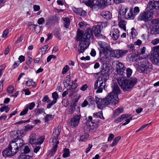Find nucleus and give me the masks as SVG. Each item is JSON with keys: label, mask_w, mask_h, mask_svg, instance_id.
<instances>
[{"label": "nucleus", "mask_w": 159, "mask_h": 159, "mask_svg": "<svg viewBox=\"0 0 159 159\" xmlns=\"http://www.w3.org/2000/svg\"><path fill=\"white\" fill-rule=\"evenodd\" d=\"M124 116L122 115L119 116L117 118L114 120V122L116 123H118L121 122L125 119L124 117Z\"/></svg>", "instance_id": "8fccbe9b"}, {"label": "nucleus", "mask_w": 159, "mask_h": 159, "mask_svg": "<svg viewBox=\"0 0 159 159\" xmlns=\"http://www.w3.org/2000/svg\"><path fill=\"white\" fill-rule=\"evenodd\" d=\"M104 79L101 77H98L97 80L94 84V89H97L96 91L97 93H102L103 89H104L106 85V82Z\"/></svg>", "instance_id": "0eeeda50"}, {"label": "nucleus", "mask_w": 159, "mask_h": 159, "mask_svg": "<svg viewBox=\"0 0 159 159\" xmlns=\"http://www.w3.org/2000/svg\"><path fill=\"white\" fill-rule=\"evenodd\" d=\"M121 137L120 136H118L116 137L113 140V142L111 144V146L113 147L118 143L119 141L120 140Z\"/></svg>", "instance_id": "a18cd8bd"}, {"label": "nucleus", "mask_w": 159, "mask_h": 159, "mask_svg": "<svg viewBox=\"0 0 159 159\" xmlns=\"http://www.w3.org/2000/svg\"><path fill=\"white\" fill-rule=\"evenodd\" d=\"M86 100L89 102L90 105H95V100H94V98L91 96L88 97L86 98Z\"/></svg>", "instance_id": "79ce46f5"}, {"label": "nucleus", "mask_w": 159, "mask_h": 159, "mask_svg": "<svg viewBox=\"0 0 159 159\" xmlns=\"http://www.w3.org/2000/svg\"><path fill=\"white\" fill-rule=\"evenodd\" d=\"M124 17L128 20H134L135 16L133 13V9L132 8H129V12L125 14Z\"/></svg>", "instance_id": "393cba45"}, {"label": "nucleus", "mask_w": 159, "mask_h": 159, "mask_svg": "<svg viewBox=\"0 0 159 159\" xmlns=\"http://www.w3.org/2000/svg\"><path fill=\"white\" fill-rule=\"evenodd\" d=\"M81 117V116L80 114L74 116L69 122L68 124L69 127L74 129L78 126Z\"/></svg>", "instance_id": "f8f14e48"}, {"label": "nucleus", "mask_w": 159, "mask_h": 159, "mask_svg": "<svg viewBox=\"0 0 159 159\" xmlns=\"http://www.w3.org/2000/svg\"><path fill=\"white\" fill-rule=\"evenodd\" d=\"M55 21L50 17H48L46 19L45 25L46 27L49 28L54 25Z\"/></svg>", "instance_id": "cd10ccee"}, {"label": "nucleus", "mask_w": 159, "mask_h": 159, "mask_svg": "<svg viewBox=\"0 0 159 159\" xmlns=\"http://www.w3.org/2000/svg\"><path fill=\"white\" fill-rule=\"evenodd\" d=\"M126 22L125 20H122L119 22V27L124 30L125 31H126Z\"/></svg>", "instance_id": "4c0bfd02"}, {"label": "nucleus", "mask_w": 159, "mask_h": 159, "mask_svg": "<svg viewBox=\"0 0 159 159\" xmlns=\"http://www.w3.org/2000/svg\"><path fill=\"white\" fill-rule=\"evenodd\" d=\"M72 10L75 13L81 16H84L87 14L86 12L82 8L73 7H72Z\"/></svg>", "instance_id": "6ab92c4d"}, {"label": "nucleus", "mask_w": 159, "mask_h": 159, "mask_svg": "<svg viewBox=\"0 0 159 159\" xmlns=\"http://www.w3.org/2000/svg\"><path fill=\"white\" fill-rule=\"evenodd\" d=\"M10 108L7 106H4L1 107L0 108V111L3 112L5 111L7 113L9 111Z\"/></svg>", "instance_id": "de8ad7c7"}, {"label": "nucleus", "mask_w": 159, "mask_h": 159, "mask_svg": "<svg viewBox=\"0 0 159 159\" xmlns=\"http://www.w3.org/2000/svg\"><path fill=\"white\" fill-rule=\"evenodd\" d=\"M140 9L138 7H135L133 9V13L135 17L139 12Z\"/></svg>", "instance_id": "3c124183"}, {"label": "nucleus", "mask_w": 159, "mask_h": 159, "mask_svg": "<svg viewBox=\"0 0 159 159\" xmlns=\"http://www.w3.org/2000/svg\"><path fill=\"white\" fill-rule=\"evenodd\" d=\"M26 85L28 87L31 86L32 87L35 88L36 86V84L35 82H33L31 79L25 82Z\"/></svg>", "instance_id": "473e14b6"}, {"label": "nucleus", "mask_w": 159, "mask_h": 159, "mask_svg": "<svg viewBox=\"0 0 159 159\" xmlns=\"http://www.w3.org/2000/svg\"><path fill=\"white\" fill-rule=\"evenodd\" d=\"M111 87L112 91L108 94V95L110 96L114 101L117 100L118 103L119 102L118 96L120 93V89L116 83L114 82L111 84Z\"/></svg>", "instance_id": "423d86ee"}, {"label": "nucleus", "mask_w": 159, "mask_h": 159, "mask_svg": "<svg viewBox=\"0 0 159 159\" xmlns=\"http://www.w3.org/2000/svg\"><path fill=\"white\" fill-rule=\"evenodd\" d=\"M87 105L90 106V104L89 103V102L86 100V99L82 103L81 105V106L82 107H86Z\"/></svg>", "instance_id": "69168bd1"}, {"label": "nucleus", "mask_w": 159, "mask_h": 159, "mask_svg": "<svg viewBox=\"0 0 159 159\" xmlns=\"http://www.w3.org/2000/svg\"><path fill=\"white\" fill-rule=\"evenodd\" d=\"M122 70L120 69L119 70H116V71L118 74L120 75H123L125 77V67H124V68H122Z\"/></svg>", "instance_id": "c03bdc74"}, {"label": "nucleus", "mask_w": 159, "mask_h": 159, "mask_svg": "<svg viewBox=\"0 0 159 159\" xmlns=\"http://www.w3.org/2000/svg\"><path fill=\"white\" fill-rule=\"evenodd\" d=\"M131 34V36H130V39H135L137 34V33L135 29L134 28H132L131 29V31L130 33Z\"/></svg>", "instance_id": "c9c22d12"}, {"label": "nucleus", "mask_w": 159, "mask_h": 159, "mask_svg": "<svg viewBox=\"0 0 159 159\" xmlns=\"http://www.w3.org/2000/svg\"><path fill=\"white\" fill-rule=\"evenodd\" d=\"M119 13L118 14L119 18H124L125 15L128 8L125 6L120 4L119 7Z\"/></svg>", "instance_id": "2eb2a0df"}, {"label": "nucleus", "mask_w": 159, "mask_h": 159, "mask_svg": "<svg viewBox=\"0 0 159 159\" xmlns=\"http://www.w3.org/2000/svg\"><path fill=\"white\" fill-rule=\"evenodd\" d=\"M98 44L101 49L108 45L107 43L105 42L99 41L98 42Z\"/></svg>", "instance_id": "09e8293b"}, {"label": "nucleus", "mask_w": 159, "mask_h": 159, "mask_svg": "<svg viewBox=\"0 0 159 159\" xmlns=\"http://www.w3.org/2000/svg\"><path fill=\"white\" fill-rule=\"evenodd\" d=\"M53 147L51 149V155L53 156L54 155L58 147L57 145L59 143V141H56L54 143H53Z\"/></svg>", "instance_id": "c756f323"}, {"label": "nucleus", "mask_w": 159, "mask_h": 159, "mask_svg": "<svg viewBox=\"0 0 159 159\" xmlns=\"http://www.w3.org/2000/svg\"><path fill=\"white\" fill-rule=\"evenodd\" d=\"M45 19L43 17H41L38 19L37 23L39 25H42L45 22Z\"/></svg>", "instance_id": "0e129e2a"}, {"label": "nucleus", "mask_w": 159, "mask_h": 159, "mask_svg": "<svg viewBox=\"0 0 159 159\" xmlns=\"http://www.w3.org/2000/svg\"><path fill=\"white\" fill-rule=\"evenodd\" d=\"M159 7V3L158 2L153 1H149L147 5V9L149 10H157L158 9Z\"/></svg>", "instance_id": "f3484780"}, {"label": "nucleus", "mask_w": 159, "mask_h": 159, "mask_svg": "<svg viewBox=\"0 0 159 159\" xmlns=\"http://www.w3.org/2000/svg\"><path fill=\"white\" fill-rule=\"evenodd\" d=\"M101 76L104 79V81H107L109 79L110 75V68L107 64H103L102 68L100 71Z\"/></svg>", "instance_id": "1a4fd4ad"}, {"label": "nucleus", "mask_w": 159, "mask_h": 159, "mask_svg": "<svg viewBox=\"0 0 159 159\" xmlns=\"http://www.w3.org/2000/svg\"><path fill=\"white\" fill-rule=\"evenodd\" d=\"M151 33L153 34H159V25L156 26L155 27L152 28L151 31Z\"/></svg>", "instance_id": "a19ab883"}, {"label": "nucleus", "mask_w": 159, "mask_h": 159, "mask_svg": "<svg viewBox=\"0 0 159 159\" xmlns=\"http://www.w3.org/2000/svg\"><path fill=\"white\" fill-rule=\"evenodd\" d=\"M18 159H32V158L30 156L22 153L19 155Z\"/></svg>", "instance_id": "e433bc0d"}, {"label": "nucleus", "mask_w": 159, "mask_h": 159, "mask_svg": "<svg viewBox=\"0 0 159 159\" xmlns=\"http://www.w3.org/2000/svg\"><path fill=\"white\" fill-rule=\"evenodd\" d=\"M35 104L34 102L30 103L28 105H27L26 107L28 108L30 110H31L34 107Z\"/></svg>", "instance_id": "bf43d9fd"}, {"label": "nucleus", "mask_w": 159, "mask_h": 159, "mask_svg": "<svg viewBox=\"0 0 159 159\" xmlns=\"http://www.w3.org/2000/svg\"><path fill=\"white\" fill-rule=\"evenodd\" d=\"M126 75L128 77H130L132 73V70L130 68H128L125 70Z\"/></svg>", "instance_id": "864d4df0"}, {"label": "nucleus", "mask_w": 159, "mask_h": 159, "mask_svg": "<svg viewBox=\"0 0 159 159\" xmlns=\"http://www.w3.org/2000/svg\"><path fill=\"white\" fill-rule=\"evenodd\" d=\"M52 98L53 100L57 102V99L58 98V95L56 92H53L52 93Z\"/></svg>", "instance_id": "5fc2aeb1"}, {"label": "nucleus", "mask_w": 159, "mask_h": 159, "mask_svg": "<svg viewBox=\"0 0 159 159\" xmlns=\"http://www.w3.org/2000/svg\"><path fill=\"white\" fill-rule=\"evenodd\" d=\"M69 67L68 65H66L62 69V74H66L69 70Z\"/></svg>", "instance_id": "13d9d810"}, {"label": "nucleus", "mask_w": 159, "mask_h": 159, "mask_svg": "<svg viewBox=\"0 0 159 159\" xmlns=\"http://www.w3.org/2000/svg\"><path fill=\"white\" fill-rule=\"evenodd\" d=\"M28 111V108L27 107H25L24 109L22 110L20 113V115L22 116L26 115Z\"/></svg>", "instance_id": "680f3d73"}, {"label": "nucleus", "mask_w": 159, "mask_h": 159, "mask_svg": "<svg viewBox=\"0 0 159 159\" xmlns=\"http://www.w3.org/2000/svg\"><path fill=\"white\" fill-rule=\"evenodd\" d=\"M24 144L25 143L23 139H19L11 141L8 146L15 155L19 150H21L22 147Z\"/></svg>", "instance_id": "39448f33"}, {"label": "nucleus", "mask_w": 159, "mask_h": 159, "mask_svg": "<svg viewBox=\"0 0 159 159\" xmlns=\"http://www.w3.org/2000/svg\"><path fill=\"white\" fill-rule=\"evenodd\" d=\"M42 101L43 102H47V103H49L51 102V101L50 100L48 96L45 95L43 98Z\"/></svg>", "instance_id": "e2e57ef3"}, {"label": "nucleus", "mask_w": 159, "mask_h": 159, "mask_svg": "<svg viewBox=\"0 0 159 159\" xmlns=\"http://www.w3.org/2000/svg\"><path fill=\"white\" fill-rule=\"evenodd\" d=\"M101 28L100 25H97L94 26L92 30L94 32L95 37L99 39H105L106 37L101 34Z\"/></svg>", "instance_id": "4468645a"}, {"label": "nucleus", "mask_w": 159, "mask_h": 159, "mask_svg": "<svg viewBox=\"0 0 159 159\" xmlns=\"http://www.w3.org/2000/svg\"><path fill=\"white\" fill-rule=\"evenodd\" d=\"M128 47V52L129 51V52H131L134 50V45L133 44H130L127 46Z\"/></svg>", "instance_id": "052dcab7"}, {"label": "nucleus", "mask_w": 159, "mask_h": 159, "mask_svg": "<svg viewBox=\"0 0 159 159\" xmlns=\"http://www.w3.org/2000/svg\"><path fill=\"white\" fill-rule=\"evenodd\" d=\"M101 49L103 54L105 55H107L108 53V52L109 50L108 45L102 48Z\"/></svg>", "instance_id": "4d7b16f0"}, {"label": "nucleus", "mask_w": 159, "mask_h": 159, "mask_svg": "<svg viewBox=\"0 0 159 159\" xmlns=\"http://www.w3.org/2000/svg\"><path fill=\"white\" fill-rule=\"evenodd\" d=\"M65 80L64 82V85L65 86H66L67 87L69 86L70 83V81L71 77L70 75H67V76L65 79Z\"/></svg>", "instance_id": "ea45409f"}, {"label": "nucleus", "mask_w": 159, "mask_h": 159, "mask_svg": "<svg viewBox=\"0 0 159 159\" xmlns=\"http://www.w3.org/2000/svg\"><path fill=\"white\" fill-rule=\"evenodd\" d=\"M88 120L91 122V124L89 126L85 127V128H88V130L90 132L96 131L98 128L99 122L98 121L93 120L92 117L89 116L88 117Z\"/></svg>", "instance_id": "9d476101"}, {"label": "nucleus", "mask_w": 159, "mask_h": 159, "mask_svg": "<svg viewBox=\"0 0 159 159\" xmlns=\"http://www.w3.org/2000/svg\"><path fill=\"white\" fill-rule=\"evenodd\" d=\"M44 112V110L43 108H40L37 109L35 111V114L37 116H38L40 114H42Z\"/></svg>", "instance_id": "603ef678"}, {"label": "nucleus", "mask_w": 159, "mask_h": 159, "mask_svg": "<svg viewBox=\"0 0 159 159\" xmlns=\"http://www.w3.org/2000/svg\"><path fill=\"white\" fill-rule=\"evenodd\" d=\"M101 1L102 0H92V1H89L88 6H97L99 8H103L102 2Z\"/></svg>", "instance_id": "5701e85b"}, {"label": "nucleus", "mask_w": 159, "mask_h": 159, "mask_svg": "<svg viewBox=\"0 0 159 159\" xmlns=\"http://www.w3.org/2000/svg\"><path fill=\"white\" fill-rule=\"evenodd\" d=\"M152 49L154 52L151 57L152 62L154 64L159 66V45L153 47Z\"/></svg>", "instance_id": "9b49d317"}, {"label": "nucleus", "mask_w": 159, "mask_h": 159, "mask_svg": "<svg viewBox=\"0 0 159 159\" xmlns=\"http://www.w3.org/2000/svg\"><path fill=\"white\" fill-rule=\"evenodd\" d=\"M128 52V50H116L111 52V54H113L112 57L119 58L125 55Z\"/></svg>", "instance_id": "dca6fc26"}, {"label": "nucleus", "mask_w": 159, "mask_h": 159, "mask_svg": "<svg viewBox=\"0 0 159 159\" xmlns=\"http://www.w3.org/2000/svg\"><path fill=\"white\" fill-rule=\"evenodd\" d=\"M95 102L98 108L100 109H102L107 105H114L118 103V101L117 100L114 101L108 95L103 99L100 98L95 96Z\"/></svg>", "instance_id": "7ed1b4c3"}, {"label": "nucleus", "mask_w": 159, "mask_h": 159, "mask_svg": "<svg viewBox=\"0 0 159 159\" xmlns=\"http://www.w3.org/2000/svg\"><path fill=\"white\" fill-rule=\"evenodd\" d=\"M53 117L52 115L47 114L46 116L45 117L46 121H48L50 120L53 119Z\"/></svg>", "instance_id": "338daca9"}, {"label": "nucleus", "mask_w": 159, "mask_h": 159, "mask_svg": "<svg viewBox=\"0 0 159 159\" xmlns=\"http://www.w3.org/2000/svg\"><path fill=\"white\" fill-rule=\"evenodd\" d=\"M103 8L109 5H111L112 3V0H102Z\"/></svg>", "instance_id": "58836bf2"}, {"label": "nucleus", "mask_w": 159, "mask_h": 159, "mask_svg": "<svg viewBox=\"0 0 159 159\" xmlns=\"http://www.w3.org/2000/svg\"><path fill=\"white\" fill-rule=\"evenodd\" d=\"M33 128V125H28L25 126L23 130H22L21 131L22 134L23 135L25 134L26 133L30 130H31Z\"/></svg>", "instance_id": "7c9ffc66"}, {"label": "nucleus", "mask_w": 159, "mask_h": 159, "mask_svg": "<svg viewBox=\"0 0 159 159\" xmlns=\"http://www.w3.org/2000/svg\"><path fill=\"white\" fill-rule=\"evenodd\" d=\"M138 79L135 77H132L128 80L124 78L117 79L119 84L124 91H128L137 82Z\"/></svg>", "instance_id": "f03ea898"}, {"label": "nucleus", "mask_w": 159, "mask_h": 159, "mask_svg": "<svg viewBox=\"0 0 159 159\" xmlns=\"http://www.w3.org/2000/svg\"><path fill=\"white\" fill-rule=\"evenodd\" d=\"M54 34L55 36L59 39H61V37L60 33L58 29H56L54 31Z\"/></svg>", "instance_id": "6e6d98bb"}, {"label": "nucleus", "mask_w": 159, "mask_h": 159, "mask_svg": "<svg viewBox=\"0 0 159 159\" xmlns=\"http://www.w3.org/2000/svg\"><path fill=\"white\" fill-rule=\"evenodd\" d=\"M64 152L63 153L62 156L64 158L67 157H69L70 155V152L68 148H64Z\"/></svg>", "instance_id": "37998d69"}, {"label": "nucleus", "mask_w": 159, "mask_h": 159, "mask_svg": "<svg viewBox=\"0 0 159 159\" xmlns=\"http://www.w3.org/2000/svg\"><path fill=\"white\" fill-rule=\"evenodd\" d=\"M101 15L106 20L111 19L112 17L111 13L109 11H103L100 13Z\"/></svg>", "instance_id": "a878e982"}, {"label": "nucleus", "mask_w": 159, "mask_h": 159, "mask_svg": "<svg viewBox=\"0 0 159 159\" xmlns=\"http://www.w3.org/2000/svg\"><path fill=\"white\" fill-rule=\"evenodd\" d=\"M84 31L78 29L76 36V40L79 41L78 50L79 54L83 53L89 47L90 39L93 38L92 31L90 29L86 30L84 34Z\"/></svg>", "instance_id": "f257e3e1"}, {"label": "nucleus", "mask_w": 159, "mask_h": 159, "mask_svg": "<svg viewBox=\"0 0 159 159\" xmlns=\"http://www.w3.org/2000/svg\"><path fill=\"white\" fill-rule=\"evenodd\" d=\"M14 90V88L12 86H9L7 89V92L9 93H11Z\"/></svg>", "instance_id": "774afa93"}, {"label": "nucleus", "mask_w": 159, "mask_h": 159, "mask_svg": "<svg viewBox=\"0 0 159 159\" xmlns=\"http://www.w3.org/2000/svg\"><path fill=\"white\" fill-rule=\"evenodd\" d=\"M62 19L64 21V24L65 28L68 29L69 28L70 24V21L69 18L67 17H63Z\"/></svg>", "instance_id": "2f4dec72"}, {"label": "nucleus", "mask_w": 159, "mask_h": 159, "mask_svg": "<svg viewBox=\"0 0 159 159\" xmlns=\"http://www.w3.org/2000/svg\"><path fill=\"white\" fill-rule=\"evenodd\" d=\"M123 111V108L122 107H119L117 108L113 114L114 117H116L120 113H122Z\"/></svg>", "instance_id": "f704fd0d"}, {"label": "nucleus", "mask_w": 159, "mask_h": 159, "mask_svg": "<svg viewBox=\"0 0 159 159\" xmlns=\"http://www.w3.org/2000/svg\"><path fill=\"white\" fill-rule=\"evenodd\" d=\"M26 55L27 57L26 58V63L27 65H29L31 64L33 60L32 57V54L31 52H28L27 53Z\"/></svg>", "instance_id": "c85d7f7f"}, {"label": "nucleus", "mask_w": 159, "mask_h": 159, "mask_svg": "<svg viewBox=\"0 0 159 159\" xmlns=\"http://www.w3.org/2000/svg\"><path fill=\"white\" fill-rule=\"evenodd\" d=\"M11 137L12 139L16 140L22 139V137L21 131L20 130L14 131H12L10 133Z\"/></svg>", "instance_id": "a211bd4d"}, {"label": "nucleus", "mask_w": 159, "mask_h": 159, "mask_svg": "<svg viewBox=\"0 0 159 159\" xmlns=\"http://www.w3.org/2000/svg\"><path fill=\"white\" fill-rule=\"evenodd\" d=\"M152 17L153 13L152 11H143L140 13L137 18V20L147 22L150 20Z\"/></svg>", "instance_id": "6e6552de"}, {"label": "nucleus", "mask_w": 159, "mask_h": 159, "mask_svg": "<svg viewBox=\"0 0 159 159\" xmlns=\"http://www.w3.org/2000/svg\"><path fill=\"white\" fill-rule=\"evenodd\" d=\"M2 153L3 156L5 157H11L15 155L8 146L2 151Z\"/></svg>", "instance_id": "4be33fe9"}, {"label": "nucleus", "mask_w": 159, "mask_h": 159, "mask_svg": "<svg viewBox=\"0 0 159 159\" xmlns=\"http://www.w3.org/2000/svg\"><path fill=\"white\" fill-rule=\"evenodd\" d=\"M125 67L124 65L121 62H117L116 63V70H122V68H124Z\"/></svg>", "instance_id": "49530a36"}, {"label": "nucleus", "mask_w": 159, "mask_h": 159, "mask_svg": "<svg viewBox=\"0 0 159 159\" xmlns=\"http://www.w3.org/2000/svg\"><path fill=\"white\" fill-rule=\"evenodd\" d=\"M75 104H72L70 105L66 110V112L68 114H72L76 109Z\"/></svg>", "instance_id": "bb28decb"}, {"label": "nucleus", "mask_w": 159, "mask_h": 159, "mask_svg": "<svg viewBox=\"0 0 159 159\" xmlns=\"http://www.w3.org/2000/svg\"><path fill=\"white\" fill-rule=\"evenodd\" d=\"M138 55L135 53H132L129 54L127 57V61L130 62L136 61L138 58Z\"/></svg>", "instance_id": "b1692460"}, {"label": "nucleus", "mask_w": 159, "mask_h": 159, "mask_svg": "<svg viewBox=\"0 0 159 159\" xmlns=\"http://www.w3.org/2000/svg\"><path fill=\"white\" fill-rule=\"evenodd\" d=\"M89 137L88 133H84L80 137V141L85 142L87 141Z\"/></svg>", "instance_id": "72a5a7b5"}, {"label": "nucleus", "mask_w": 159, "mask_h": 159, "mask_svg": "<svg viewBox=\"0 0 159 159\" xmlns=\"http://www.w3.org/2000/svg\"><path fill=\"white\" fill-rule=\"evenodd\" d=\"M61 129L58 127H57L55 129L52 133V140L53 143H55L57 141V139L58 136L60 134Z\"/></svg>", "instance_id": "aec40b11"}, {"label": "nucleus", "mask_w": 159, "mask_h": 159, "mask_svg": "<svg viewBox=\"0 0 159 159\" xmlns=\"http://www.w3.org/2000/svg\"><path fill=\"white\" fill-rule=\"evenodd\" d=\"M36 134L33 133L30 136L29 143L31 145L41 144L44 141V139L42 138H38L35 137Z\"/></svg>", "instance_id": "ddd939ff"}, {"label": "nucleus", "mask_w": 159, "mask_h": 159, "mask_svg": "<svg viewBox=\"0 0 159 159\" xmlns=\"http://www.w3.org/2000/svg\"><path fill=\"white\" fill-rule=\"evenodd\" d=\"M152 64L147 60L144 59L141 62V64L137 68V70L140 73L147 74L152 71Z\"/></svg>", "instance_id": "20e7f679"}, {"label": "nucleus", "mask_w": 159, "mask_h": 159, "mask_svg": "<svg viewBox=\"0 0 159 159\" xmlns=\"http://www.w3.org/2000/svg\"><path fill=\"white\" fill-rule=\"evenodd\" d=\"M113 40H117L120 37V31L117 29L114 28L110 32V34Z\"/></svg>", "instance_id": "412c9836"}]
</instances>
